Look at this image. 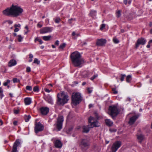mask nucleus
<instances>
[{
  "label": "nucleus",
  "mask_w": 152,
  "mask_h": 152,
  "mask_svg": "<svg viewBox=\"0 0 152 152\" xmlns=\"http://www.w3.org/2000/svg\"><path fill=\"white\" fill-rule=\"evenodd\" d=\"M17 64L16 61L14 59H11L8 62V66L11 67Z\"/></svg>",
  "instance_id": "a211bd4d"
},
{
  "label": "nucleus",
  "mask_w": 152,
  "mask_h": 152,
  "mask_svg": "<svg viewBox=\"0 0 152 152\" xmlns=\"http://www.w3.org/2000/svg\"><path fill=\"white\" fill-rule=\"evenodd\" d=\"M140 115V114L138 113L134 115L132 117H131L129 121V124L130 125L133 124Z\"/></svg>",
  "instance_id": "ddd939ff"
},
{
  "label": "nucleus",
  "mask_w": 152,
  "mask_h": 152,
  "mask_svg": "<svg viewBox=\"0 0 152 152\" xmlns=\"http://www.w3.org/2000/svg\"><path fill=\"white\" fill-rule=\"evenodd\" d=\"M88 91L89 93H91L92 92V91L89 88H88Z\"/></svg>",
  "instance_id": "603ef678"
},
{
  "label": "nucleus",
  "mask_w": 152,
  "mask_h": 152,
  "mask_svg": "<svg viewBox=\"0 0 152 152\" xmlns=\"http://www.w3.org/2000/svg\"><path fill=\"white\" fill-rule=\"evenodd\" d=\"M110 130L112 132H115L116 131V129H110Z\"/></svg>",
  "instance_id": "4d7b16f0"
},
{
  "label": "nucleus",
  "mask_w": 152,
  "mask_h": 152,
  "mask_svg": "<svg viewBox=\"0 0 152 152\" xmlns=\"http://www.w3.org/2000/svg\"><path fill=\"white\" fill-rule=\"evenodd\" d=\"M149 26L150 27H151L152 26V22H150L149 23Z\"/></svg>",
  "instance_id": "69168bd1"
},
{
  "label": "nucleus",
  "mask_w": 152,
  "mask_h": 152,
  "mask_svg": "<svg viewBox=\"0 0 152 152\" xmlns=\"http://www.w3.org/2000/svg\"><path fill=\"white\" fill-rule=\"evenodd\" d=\"M55 22L56 23H58L61 21V19L59 17H57L54 19Z\"/></svg>",
  "instance_id": "c85d7f7f"
},
{
  "label": "nucleus",
  "mask_w": 152,
  "mask_h": 152,
  "mask_svg": "<svg viewBox=\"0 0 152 152\" xmlns=\"http://www.w3.org/2000/svg\"><path fill=\"white\" fill-rule=\"evenodd\" d=\"M109 114L114 119L119 114V111L116 106L112 105L109 106Z\"/></svg>",
  "instance_id": "423d86ee"
},
{
  "label": "nucleus",
  "mask_w": 152,
  "mask_h": 152,
  "mask_svg": "<svg viewBox=\"0 0 152 152\" xmlns=\"http://www.w3.org/2000/svg\"><path fill=\"white\" fill-rule=\"evenodd\" d=\"M88 122L90 123V127H88L86 126L83 127V132H84L87 133L89 130V128H93L94 127H98L100 126V123H99L95 118L92 117H90L88 119Z\"/></svg>",
  "instance_id": "7ed1b4c3"
},
{
  "label": "nucleus",
  "mask_w": 152,
  "mask_h": 152,
  "mask_svg": "<svg viewBox=\"0 0 152 152\" xmlns=\"http://www.w3.org/2000/svg\"><path fill=\"white\" fill-rule=\"evenodd\" d=\"M88 107L89 108H91L93 107V105L91 104H89Z\"/></svg>",
  "instance_id": "13d9d810"
},
{
  "label": "nucleus",
  "mask_w": 152,
  "mask_h": 152,
  "mask_svg": "<svg viewBox=\"0 0 152 152\" xmlns=\"http://www.w3.org/2000/svg\"><path fill=\"white\" fill-rule=\"evenodd\" d=\"M116 16L118 18L120 17L121 16V11L120 10H118L116 12Z\"/></svg>",
  "instance_id": "7c9ffc66"
},
{
  "label": "nucleus",
  "mask_w": 152,
  "mask_h": 152,
  "mask_svg": "<svg viewBox=\"0 0 152 152\" xmlns=\"http://www.w3.org/2000/svg\"><path fill=\"white\" fill-rule=\"evenodd\" d=\"M144 138V136L142 134H140L137 136V138L139 143H141Z\"/></svg>",
  "instance_id": "412c9836"
},
{
  "label": "nucleus",
  "mask_w": 152,
  "mask_h": 152,
  "mask_svg": "<svg viewBox=\"0 0 152 152\" xmlns=\"http://www.w3.org/2000/svg\"><path fill=\"white\" fill-rule=\"evenodd\" d=\"M55 147L58 148H61L62 146V144L60 140H57L54 142Z\"/></svg>",
  "instance_id": "f3484780"
},
{
  "label": "nucleus",
  "mask_w": 152,
  "mask_h": 152,
  "mask_svg": "<svg viewBox=\"0 0 152 152\" xmlns=\"http://www.w3.org/2000/svg\"><path fill=\"white\" fill-rule=\"evenodd\" d=\"M86 84V82H83L82 83V85L83 86H84Z\"/></svg>",
  "instance_id": "0e129e2a"
},
{
  "label": "nucleus",
  "mask_w": 152,
  "mask_h": 152,
  "mask_svg": "<svg viewBox=\"0 0 152 152\" xmlns=\"http://www.w3.org/2000/svg\"><path fill=\"white\" fill-rule=\"evenodd\" d=\"M10 82V81L9 80H7V81L5 82H4L3 83V85L4 86H7L8 84Z\"/></svg>",
  "instance_id": "c9c22d12"
},
{
  "label": "nucleus",
  "mask_w": 152,
  "mask_h": 152,
  "mask_svg": "<svg viewBox=\"0 0 152 152\" xmlns=\"http://www.w3.org/2000/svg\"><path fill=\"white\" fill-rule=\"evenodd\" d=\"M3 92V90L1 87H0V93L1 94Z\"/></svg>",
  "instance_id": "6e6d98bb"
},
{
  "label": "nucleus",
  "mask_w": 152,
  "mask_h": 152,
  "mask_svg": "<svg viewBox=\"0 0 152 152\" xmlns=\"http://www.w3.org/2000/svg\"><path fill=\"white\" fill-rule=\"evenodd\" d=\"M126 80L127 82H130L132 80V76L130 75H128L126 77Z\"/></svg>",
  "instance_id": "b1692460"
},
{
  "label": "nucleus",
  "mask_w": 152,
  "mask_h": 152,
  "mask_svg": "<svg viewBox=\"0 0 152 152\" xmlns=\"http://www.w3.org/2000/svg\"><path fill=\"white\" fill-rule=\"evenodd\" d=\"M53 28L51 27H46L42 28L40 31L41 34H45L50 32L52 31Z\"/></svg>",
  "instance_id": "4468645a"
},
{
  "label": "nucleus",
  "mask_w": 152,
  "mask_h": 152,
  "mask_svg": "<svg viewBox=\"0 0 152 152\" xmlns=\"http://www.w3.org/2000/svg\"><path fill=\"white\" fill-rule=\"evenodd\" d=\"M51 37V36H44L43 37V39L45 41H48L49 40Z\"/></svg>",
  "instance_id": "bb28decb"
},
{
  "label": "nucleus",
  "mask_w": 152,
  "mask_h": 152,
  "mask_svg": "<svg viewBox=\"0 0 152 152\" xmlns=\"http://www.w3.org/2000/svg\"><path fill=\"white\" fill-rule=\"evenodd\" d=\"M152 43V39H151L148 42V44H150V43Z\"/></svg>",
  "instance_id": "338daca9"
},
{
  "label": "nucleus",
  "mask_w": 152,
  "mask_h": 152,
  "mask_svg": "<svg viewBox=\"0 0 152 152\" xmlns=\"http://www.w3.org/2000/svg\"><path fill=\"white\" fill-rule=\"evenodd\" d=\"M72 98V102L76 105L79 104L82 99L81 94L78 92L73 93Z\"/></svg>",
  "instance_id": "39448f33"
},
{
  "label": "nucleus",
  "mask_w": 152,
  "mask_h": 152,
  "mask_svg": "<svg viewBox=\"0 0 152 152\" xmlns=\"http://www.w3.org/2000/svg\"><path fill=\"white\" fill-rule=\"evenodd\" d=\"M69 99L68 96L63 93L58 94L57 96V104L63 105L67 103Z\"/></svg>",
  "instance_id": "20e7f679"
},
{
  "label": "nucleus",
  "mask_w": 152,
  "mask_h": 152,
  "mask_svg": "<svg viewBox=\"0 0 152 152\" xmlns=\"http://www.w3.org/2000/svg\"><path fill=\"white\" fill-rule=\"evenodd\" d=\"M33 56L32 54H29V58L30 59H32L33 58Z\"/></svg>",
  "instance_id": "09e8293b"
},
{
  "label": "nucleus",
  "mask_w": 152,
  "mask_h": 152,
  "mask_svg": "<svg viewBox=\"0 0 152 152\" xmlns=\"http://www.w3.org/2000/svg\"><path fill=\"white\" fill-rule=\"evenodd\" d=\"M112 91L114 94H116L118 93V91L116 90V88H113L112 89Z\"/></svg>",
  "instance_id": "4c0bfd02"
},
{
  "label": "nucleus",
  "mask_w": 152,
  "mask_h": 152,
  "mask_svg": "<svg viewBox=\"0 0 152 152\" xmlns=\"http://www.w3.org/2000/svg\"><path fill=\"white\" fill-rule=\"evenodd\" d=\"M33 91L34 92H38L39 91L38 87L37 86L34 87L33 88Z\"/></svg>",
  "instance_id": "72a5a7b5"
},
{
  "label": "nucleus",
  "mask_w": 152,
  "mask_h": 152,
  "mask_svg": "<svg viewBox=\"0 0 152 152\" xmlns=\"http://www.w3.org/2000/svg\"><path fill=\"white\" fill-rule=\"evenodd\" d=\"M126 77V75L125 74H121V75L120 80L121 81H122L124 80L125 77Z\"/></svg>",
  "instance_id": "c756f323"
},
{
  "label": "nucleus",
  "mask_w": 152,
  "mask_h": 152,
  "mask_svg": "<svg viewBox=\"0 0 152 152\" xmlns=\"http://www.w3.org/2000/svg\"><path fill=\"white\" fill-rule=\"evenodd\" d=\"M44 90L45 91H46L47 92H48V93L50 92V90H49L47 88H45Z\"/></svg>",
  "instance_id": "de8ad7c7"
},
{
  "label": "nucleus",
  "mask_w": 152,
  "mask_h": 152,
  "mask_svg": "<svg viewBox=\"0 0 152 152\" xmlns=\"http://www.w3.org/2000/svg\"><path fill=\"white\" fill-rule=\"evenodd\" d=\"M0 96H1V99H2V98L4 96V94H3V93H1V95H0Z\"/></svg>",
  "instance_id": "bf43d9fd"
},
{
  "label": "nucleus",
  "mask_w": 152,
  "mask_h": 152,
  "mask_svg": "<svg viewBox=\"0 0 152 152\" xmlns=\"http://www.w3.org/2000/svg\"><path fill=\"white\" fill-rule=\"evenodd\" d=\"M37 41H38L39 42L40 44H42L43 42L41 39L38 38H36L34 40V42H36Z\"/></svg>",
  "instance_id": "cd10ccee"
},
{
  "label": "nucleus",
  "mask_w": 152,
  "mask_h": 152,
  "mask_svg": "<svg viewBox=\"0 0 152 152\" xmlns=\"http://www.w3.org/2000/svg\"><path fill=\"white\" fill-rule=\"evenodd\" d=\"M31 118V116L30 115H25L24 116L25 121L26 122H28L29 121L30 119Z\"/></svg>",
  "instance_id": "393cba45"
},
{
  "label": "nucleus",
  "mask_w": 152,
  "mask_h": 152,
  "mask_svg": "<svg viewBox=\"0 0 152 152\" xmlns=\"http://www.w3.org/2000/svg\"><path fill=\"white\" fill-rule=\"evenodd\" d=\"M41 113L43 115H45L48 113L49 109L47 107H42L39 109Z\"/></svg>",
  "instance_id": "2eb2a0df"
},
{
  "label": "nucleus",
  "mask_w": 152,
  "mask_h": 152,
  "mask_svg": "<svg viewBox=\"0 0 152 152\" xmlns=\"http://www.w3.org/2000/svg\"><path fill=\"white\" fill-rule=\"evenodd\" d=\"M15 29L14 30V31L15 32H17L18 31H19V29L17 28H15Z\"/></svg>",
  "instance_id": "864d4df0"
},
{
  "label": "nucleus",
  "mask_w": 152,
  "mask_h": 152,
  "mask_svg": "<svg viewBox=\"0 0 152 152\" xmlns=\"http://www.w3.org/2000/svg\"><path fill=\"white\" fill-rule=\"evenodd\" d=\"M44 129L43 125L40 122H36L34 127V131L37 134L40 132L42 131Z\"/></svg>",
  "instance_id": "9d476101"
},
{
  "label": "nucleus",
  "mask_w": 152,
  "mask_h": 152,
  "mask_svg": "<svg viewBox=\"0 0 152 152\" xmlns=\"http://www.w3.org/2000/svg\"><path fill=\"white\" fill-rule=\"evenodd\" d=\"M45 100L49 103L51 104H53V100L51 96H49L47 97L46 98Z\"/></svg>",
  "instance_id": "4be33fe9"
},
{
  "label": "nucleus",
  "mask_w": 152,
  "mask_h": 152,
  "mask_svg": "<svg viewBox=\"0 0 152 152\" xmlns=\"http://www.w3.org/2000/svg\"><path fill=\"white\" fill-rule=\"evenodd\" d=\"M40 61H39L38 59L37 58H35L34 59V63L35 64H39Z\"/></svg>",
  "instance_id": "473e14b6"
},
{
  "label": "nucleus",
  "mask_w": 152,
  "mask_h": 152,
  "mask_svg": "<svg viewBox=\"0 0 152 152\" xmlns=\"http://www.w3.org/2000/svg\"><path fill=\"white\" fill-rule=\"evenodd\" d=\"M105 122L107 125L109 126H112L113 124V122L108 119L105 120Z\"/></svg>",
  "instance_id": "aec40b11"
},
{
  "label": "nucleus",
  "mask_w": 152,
  "mask_h": 152,
  "mask_svg": "<svg viewBox=\"0 0 152 152\" xmlns=\"http://www.w3.org/2000/svg\"><path fill=\"white\" fill-rule=\"evenodd\" d=\"M131 100V99L130 98H127L126 101H129V102H130Z\"/></svg>",
  "instance_id": "052dcab7"
},
{
  "label": "nucleus",
  "mask_w": 152,
  "mask_h": 152,
  "mask_svg": "<svg viewBox=\"0 0 152 152\" xmlns=\"http://www.w3.org/2000/svg\"><path fill=\"white\" fill-rule=\"evenodd\" d=\"M26 89L29 91H31L32 89V87L31 86H26Z\"/></svg>",
  "instance_id": "e433bc0d"
},
{
  "label": "nucleus",
  "mask_w": 152,
  "mask_h": 152,
  "mask_svg": "<svg viewBox=\"0 0 152 152\" xmlns=\"http://www.w3.org/2000/svg\"><path fill=\"white\" fill-rule=\"evenodd\" d=\"M72 20L75 21L76 20V19L75 18H72L69 19L68 20V22L70 24L72 23L71 21H72Z\"/></svg>",
  "instance_id": "58836bf2"
},
{
  "label": "nucleus",
  "mask_w": 152,
  "mask_h": 152,
  "mask_svg": "<svg viewBox=\"0 0 152 152\" xmlns=\"http://www.w3.org/2000/svg\"><path fill=\"white\" fill-rule=\"evenodd\" d=\"M96 11L91 10L90 13V15L91 16L94 18L96 16Z\"/></svg>",
  "instance_id": "5701e85b"
},
{
  "label": "nucleus",
  "mask_w": 152,
  "mask_h": 152,
  "mask_svg": "<svg viewBox=\"0 0 152 152\" xmlns=\"http://www.w3.org/2000/svg\"><path fill=\"white\" fill-rule=\"evenodd\" d=\"M18 122L17 121H15L13 122V124L15 126H16L17 125Z\"/></svg>",
  "instance_id": "8fccbe9b"
},
{
  "label": "nucleus",
  "mask_w": 152,
  "mask_h": 152,
  "mask_svg": "<svg viewBox=\"0 0 152 152\" xmlns=\"http://www.w3.org/2000/svg\"><path fill=\"white\" fill-rule=\"evenodd\" d=\"M113 41L114 43L116 44L118 43L119 42V41L118 39L115 37L113 38Z\"/></svg>",
  "instance_id": "f704fd0d"
},
{
  "label": "nucleus",
  "mask_w": 152,
  "mask_h": 152,
  "mask_svg": "<svg viewBox=\"0 0 152 152\" xmlns=\"http://www.w3.org/2000/svg\"><path fill=\"white\" fill-rule=\"evenodd\" d=\"M22 141L21 139H17L14 143L11 152H18L17 148L18 147H20Z\"/></svg>",
  "instance_id": "1a4fd4ad"
},
{
  "label": "nucleus",
  "mask_w": 152,
  "mask_h": 152,
  "mask_svg": "<svg viewBox=\"0 0 152 152\" xmlns=\"http://www.w3.org/2000/svg\"><path fill=\"white\" fill-rule=\"evenodd\" d=\"M105 26V25L104 24H102L101 25V27L100 28V29L101 30H102L104 28Z\"/></svg>",
  "instance_id": "79ce46f5"
},
{
  "label": "nucleus",
  "mask_w": 152,
  "mask_h": 152,
  "mask_svg": "<svg viewBox=\"0 0 152 152\" xmlns=\"http://www.w3.org/2000/svg\"><path fill=\"white\" fill-rule=\"evenodd\" d=\"M20 25L19 24H15L14 26L15 28H17V27H20Z\"/></svg>",
  "instance_id": "c03bdc74"
},
{
  "label": "nucleus",
  "mask_w": 152,
  "mask_h": 152,
  "mask_svg": "<svg viewBox=\"0 0 152 152\" xmlns=\"http://www.w3.org/2000/svg\"><path fill=\"white\" fill-rule=\"evenodd\" d=\"M146 42L145 39L142 37L138 39L136 43L135 48H137L140 45H143L145 44Z\"/></svg>",
  "instance_id": "f8f14e48"
},
{
  "label": "nucleus",
  "mask_w": 152,
  "mask_h": 152,
  "mask_svg": "<svg viewBox=\"0 0 152 152\" xmlns=\"http://www.w3.org/2000/svg\"><path fill=\"white\" fill-rule=\"evenodd\" d=\"M63 121L64 119L63 116H60L58 117L56 123L54 125L58 131H60L62 129Z\"/></svg>",
  "instance_id": "6e6552de"
},
{
  "label": "nucleus",
  "mask_w": 152,
  "mask_h": 152,
  "mask_svg": "<svg viewBox=\"0 0 152 152\" xmlns=\"http://www.w3.org/2000/svg\"><path fill=\"white\" fill-rule=\"evenodd\" d=\"M37 26L38 27L41 28L42 26V25L40 24L39 23H38L37 24Z\"/></svg>",
  "instance_id": "3c124183"
},
{
  "label": "nucleus",
  "mask_w": 152,
  "mask_h": 152,
  "mask_svg": "<svg viewBox=\"0 0 152 152\" xmlns=\"http://www.w3.org/2000/svg\"><path fill=\"white\" fill-rule=\"evenodd\" d=\"M19 112V110H14V113L15 114H18Z\"/></svg>",
  "instance_id": "49530a36"
},
{
  "label": "nucleus",
  "mask_w": 152,
  "mask_h": 152,
  "mask_svg": "<svg viewBox=\"0 0 152 152\" xmlns=\"http://www.w3.org/2000/svg\"><path fill=\"white\" fill-rule=\"evenodd\" d=\"M31 71V68L29 67H27L26 68V72H29Z\"/></svg>",
  "instance_id": "37998d69"
},
{
  "label": "nucleus",
  "mask_w": 152,
  "mask_h": 152,
  "mask_svg": "<svg viewBox=\"0 0 152 152\" xmlns=\"http://www.w3.org/2000/svg\"><path fill=\"white\" fill-rule=\"evenodd\" d=\"M90 145V140L87 138L82 139L80 144V147L83 150H86L88 149Z\"/></svg>",
  "instance_id": "0eeeda50"
},
{
  "label": "nucleus",
  "mask_w": 152,
  "mask_h": 152,
  "mask_svg": "<svg viewBox=\"0 0 152 152\" xmlns=\"http://www.w3.org/2000/svg\"><path fill=\"white\" fill-rule=\"evenodd\" d=\"M98 76V75L97 74H96L94 75L93 77H91L90 78V79L91 80H93L94 79H95L96 77H97Z\"/></svg>",
  "instance_id": "a19ab883"
},
{
  "label": "nucleus",
  "mask_w": 152,
  "mask_h": 152,
  "mask_svg": "<svg viewBox=\"0 0 152 152\" xmlns=\"http://www.w3.org/2000/svg\"><path fill=\"white\" fill-rule=\"evenodd\" d=\"M75 35H76V33H75V32H74V31L72 33V36H74Z\"/></svg>",
  "instance_id": "680f3d73"
},
{
  "label": "nucleus",
  "mask_w": 152,
  "mask_h": 152,
  "mask_svg": "<svg viewBox=\"0 0 152 152\" xmlns=\"http://www.w3.org/2000/svg\"><path fill=\"white\" fill-rule=\"evenodd\" d=\"M52 47L53 48H56L55 46L54 45H52Z\"/></svg>",
  "instance_id": "774afa93"
},
{
  "label": "nucleus",
  "mask_w": 152,
  "mask_h": 152,
  "mask_svg": "<svg viewBox=\"0 0 152 152\" xmlns=\"http://www.w3.org/2000/svg\"><path fill=\"white\" fill-rule=\"evenodd\" d=\"M150 44H148H148L146 46L147 48H149L150 47Z\"/></svg>",
  "instance_id": "e2e57ef3"
},
{
  "label": "nucleus",
  "mask_w": 152,
  "mask_h": 152,
  "mask_svg": "<svg viewBox=\"0 0 152 152\" xmlns=\"http://www.w3.org/2000/svg\"><path fill=\"white\" fill-rule=\"evenodd\" d=\"M106 42L107 41L105 39H99L97 40L96 45L98 46H103L106 43Z\"/></svg>",
  "instance_id": "dca6fc26"
},
{
  "label": "nucleus",
  "mask_w": 152,
  "mask_h": 152,
  "mask_svg": "<svg viewBox=\"0 0 152 152\" xmlns=\"http://www.w3.org/2000/svg\"><path fill=\"white\" fill-rule=\"evenodd\" d=\"M18 41L19 42H21L23 38V37H22V36L21 35H18Z\"/></svg>",
  "instance_id": "2f4dec72"
},
{
  "label": "nucleus",
  "mask_w": 152,
  "mask_h": 152,
  "mask_svg": "<svg viewBox=\"0 0 152 152\" xmlns=\"http://www.w3.org/2000/svg\"><path fill=\"white\" fill-rule=\"evenodd\" d=\"M128 1L127 0H124V2L125 5H126Z\"/></svg>",
  "instance_id": "5fc2aeb1"
},
{
  "label": "nucleus",
  "mask_w": 152,
  "mask_h": 152,
  "mask_svg": "<svg viewBox=\"0 0 152 152\" xmlns=\"http://www.w3.org/2000/svg\"><path fill=\"white\" fill-rule=\"evenodd\" d=\"M121 145V142L120 141H117L115 142L112 146L111 150L113 152H116Z\"/></svg>",
  "instance_id": "9b49d317"
},
{
  "label": "nucleus",
  "mask_w": 152,
  "mask_h": 152,
  "mask_svg": "<svg viewBox=\"0 0 152 152\" xmlns=\"http://www.w3.org/2000/svg\"><path fill=\"white\" fill-rule=\"evenodd\" d=\"M59 44V41L58 40H57L55 42V45H58Z\"/></svg>",
  "instance_id": "a18cd8bd"
},
{
  "label": "nucleus",
  "mask_w": 152,
  "mask_h": 152,
  "mask_svg": "<svg viewBox=\"0 0 152 152\" xmlns=\"http://www.w3.org/2000/svg\"><path fill=\"white\" fill-rule=\"evenodd\" d=\"M24 102L26 105H29L31 103V99L30 98H26L24 99Z\"/></svg>",
  "instance_id": "6ab92c4d"
},
{
  "label": "nucleus",
  "mask_w": 152,
  "mask_h": 152,
  "mask_svg": "<svg viewBox=\"0 0 152 152\" xmlns=\"http://www.w3.org/2000/svg\"><path fill=\"white\" fill-rule=\"evenodd\" d=\"M23 10L20 7L12 5L10 8H8L3 11V14L6 16L13 15L15 17L20 15Z\"/></svg>",
  "instance_id": "f257e3e1"
},
{
  "label": "nucleus",
  "mask_w": 152,
  "mask_h": 152,
  "mask_svg": "<svg viewBox=\"0 0 152 152\" xmlns=\"http://www.w3.org/2000/svg\"><path fill=\"white\" fill-rule=\"evenodd\" d=\"M66 44L65 43L61 44L59 47V49L61 50H63L66 46Z\"/></svg>",
  "instance_id": "a878e982"
},
{
  "label": "nucleus",
  "mask_w": 152,
  "mask_h": 152,
  "mask_svg": "<svg viewBox=\"0 0 152 152\" xmlns=\"http://www.w3.org/2000/svg\"><path fill=\"white\" fill-rule=\"evenodd\" d=\"M70 58L73 64L75 67L80 66L84 62V60L81 58V55L77 51L72 53L70 55Z\"/></svg>",
  "instance_id": "f03ea898"
},
{
  "label": "nucleus",
  "mask_w": 152,
  "mask_h": 152,
  "mask_svg": "<svg viewBox=\"0 0 152 152\" xmlns=\"http://www.w3.org/2000/svg\"><path fill=\"white\" fill-rule=\"evenodd\" d=\"M13 81L14 83H18L20 81L18 79L16 78H13Z\"/></svg>",
  "instance_id": "ea45409f"
}]
</instances>
